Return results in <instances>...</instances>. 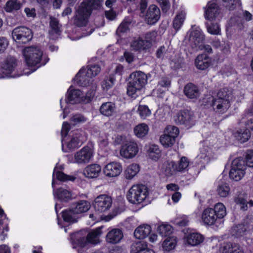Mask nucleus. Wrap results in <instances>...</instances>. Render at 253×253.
<instances>
[{"label": "nucleus", "mask_w": 253, "mask_h": 253, "mask_svg": "<svg viewBox=\"0 0 253 253\" xmlns=\"http://www.w3.org/2000/svg\"><path fill=\"white\" fill-rule=\"evenodd\" d=\"M232 89L223 88L219 90L216 98L212 100V106L213 110L219 113H224L229 108L231 102L234 99Z\"/></svg>", "instance_id": "20e7f679"}, {"label": "nucleus", "mask_w": 253, "mask_h": 253, "mask_svg": "<svg viewBox=\"0 0 253 253\" xmlns=\"http://www.w3.org/2000/svg\"><path fill=\"white\" fill-rule=\"evenodd\" d=\"M172 227L169 224H162L157 228V231L162 236L169 237L172 232Z\"/></svg>", "instance_id": "09e8293b"}, {"label": "nucleus", "mask_w": 253, "mask_h": 253, "mask_svg": "<svg viewBox=\"0 0 253 253\" xmlns=\"http://www.w3.org/2000/svg\"><path fill=\"white\" fill-rule=\"evenodd\" d=\"M204 17L209 22L220 21L222 18L221 13L217 2V0H211L204 7Z\"/></svg>", "instance_id": "f8f14e48"}, {"label": "nucleus", "mask_w": 253, "mask_h": 253, "mask_svg": "<svg viewBox=\"0 0 253 253\" xmlns=\"http://www.w3.org/2000/svg\"><path fill=\"white\" fill-rule=\"evenodd\" d=\"M101 167L97 164H92L86 166L84 171V175L88 178L98 177L101 172Z\"/></svg>", "instance_id": "4be33fe9"}, {"label": "nucleus", "mask_w": 253, "mask_h": 253, "mask_svg": "<svg viewBox=\"0 0 253 253\" xmlns=\"http://www.w3.org/2000/svg\"><path fill=\"white\" fill-rule=\"evenodd\" d=\"M116 106L115 104L111 102L103 103L100 107V112L105 116H112L115 112Z\"/></svg>", "instance_id": "e433bc0d"}, {"label": "nucleus", "mask_w": 253, "mask_h": 253, "mask_svg": "<svg viewBox=\"0 0 253 253\" xmlns=\"http://www.w3.org/2000/svg\"><path fill=\"white\" fill-rule=\"evenodd\" d=\"M209 22L207 21L205 22V25L209 33L211 35H221V29L218 21Z\"/></svg>", "instance_id": "ea45409f"}, {"label": "nucleus", "mask_w": 253, "mask_h": 253, "mask_svg": "<svg viewBox=\"0 0 253 253\" xmlns=\"http://www.w3.org/2000/svg\"><path fill=\"white\" fill-rule=\"evenodd\" d=\"M226 215L225 206L221 203H218L213 208L208 207L202 211L201 221L205 226L220 228L223 225V218Z\"/></svg>", "instance_id": "f257e3e1"}, {"label": "nucleus", "mask_w": 253, "mask_h": 253, "mask_svg": "<svg viewBox=\"0 0 253 253\" xmlns=\"http://www.w3.org/2000/svg\"><path fill=\"white\" fill-rule=\"evenodd\" d=\"M86 140L84 132L77 131L67 137L62 138V150L68 152L81 146Z\"/></svg>", "instance_id": "9d476101"}, {"label": "nucleus", "mask_w": 253, "mask_h": 253, "mask_svg": "<svg viewBox=\"0 0 253 253\" xmlns=\"http://www.w3.org/2000/svg\"><path fill=\"white\" fill-rule=\"evenodd\" d=\"M217 192L220 197H226L229 194L230 188L225 183L220 184L217 188Z\"/></svg>", "instance_id": "864d4df0"}, {"label": "nucleus", "mask_w": 253, "mask_h": 253, "mask_svg": "<svg viewBox=\"0 0 253 253\" xmlns=\"http://www.w3.org/2000/svg\"><path fill=\"white\" fill-rule=\"evenodd\" d=\"M100 71V67L98 64H89L87 69L82 68L77 74L76 78L79 82L84 79L88 80L89 78L97 76Z\"/></svg>", "instance_id": "f3484780"}, {"label": "nucleus", "mask_w": 253, "mask_h": 253, "mask_svg": "<svg viewBox=\"0 0 253 253\" xmlns=\"http://www.w3.org/2000/svg\"><path fill=\"white\" fill-rule=\"evenodd\" d=\"M124 237L122 230L119 228L111 229L106 235L105 240L107 243L117 244L119 243Z\"/></svg>", "instance_id": "6ab92c4d"}, {"label": "nucleus", "mask_w": 253, "mask_h": 253, "mask_svg": "<svg viewBox=\"0 0 253 253\" xmlns=\"http://www.w3.org/2000/svg\"><path fill=\"white\" fill-rule=\"evenodd\" d=\"M219 253H243L242 248L237 244L224 242L220 245Z\"/></svg>", "instance_id": "412c9836"}, {"label": "nucleus", "mask_w": 253, "mask_h": 253, "mask_svg": "<svg viewBox=\"0 0 253 253\" xmlns=\"http://www.w3.org/2000/svg\"><path fill=\"white\" fill-rule=\"evenodd\" d=\"M63 169V167L62 165H56L55 167L53 173V179L52 182V186L53 188L54 185V178L56 176V178L60 181H66V180H73L74 178L70 176L64 174L61 170Z\"/></svg>", "instance_id": "7c9ffc66"}, {"label": "nucleus", "mask_w": 253, "mask_h": 253, "mask_svg": "<svg viewBox=\"0 0 253 253\" xmlns=\"http://www.w3.org/2000/svg\"><path fill=\"white\" fill-rule=\"evenodd\" d=\"M13 40L18 44H26L33 38L32 31L24 26L15 28L12 32Z\"/></svg>", "instance_id": "ddd939ff"}, {"label": "nucleus", "mask_w": 253, "mask_h": 253, "mask_svg": "<svg viewBox=\"0 0 253 253\" xmlns=\"http://www.w3.org/2000/svg\"><path fill=\"white\" fill-rule=\"evenodd\" d=\"M138 152V145L135 141L133 140L124 142L120 149V156L122 158L127 160L134 158Z\"/></svg>", "instance_id": "4468645a"}, {"label": "nucleus", "mask_w": 253, "mask_h": 253, "mask_svg": "<svg viewBox=\"0 0 253 253\" xmlns=\"http://www.w3.org/2000/svg\"><path fill=\"white\" fill-rule=\"evenodd\" d=\"M8 41L3 37L0 38V54L4 52L8 45Z\"/></svg>", "instance_id": "774afa93"}, {"label": "nucleus", "mask_w": 253, "mask_h": 253, "mask_svg": "<svg viewBox=\"0 0 253 253\" xmlns=\"http://www.w3.org/2000/svg\"><path fill=\"white\" fill-rule=\"evenodd\" d=\"M211 59L206 54L199 55L195 59V64L197 69L204 70L211 64Z\"/></svg>", "instance_id": "393cba45"}, {"label": "nucleus", "mask_w": 253, "mask_h": 253, "mask_svg": "<svg viewBox=\"0 0 253 253\" xmlns=\"http://www.w3.org/2000/svg\"><path fill=\"white\" fill-rule=\"evenodd\" d=\"M149 191L147 187L143 184L133 185L126 193V199L132 204H139L148 197Z\"/></svg>", "instance_id": "1a4fd4ad"}, {"label": "nucleus", "mask_w": 253, "mask_h": 253, "mask_svg": "<svg viewBox=\"0 0 253 253\" xmlns=\"http://www.w3.org/2000/svg\"><path fill=\"white\" fill-rule=\"evenodd\" d=\"M102 227H98L89 232L86 237L85 233L79 232L74 235L73 245L74 248L84 247L87 243L96 245L100 242L99 238L102 234Z\"/></svg>", "instance_id": "423d86ee"}, {"label": "nucleus", "mask_w": 253, "mask_h": 253, "mask_svg": "<svg viewBox=\"0 0 253 253\" xmlns=\"http://www.w3.org/2000/svg\"><path fill=\"white\" fill-rule=\"evenodd\" d=\"M149 43H146L145 41L141 37L134 39L130 43L132 50L139 52L147 53L150 51L148 47Z\"/></svg>", "instance_id": "aec40b11"}, {"label": "nucleus", "mask_w": 253, "mask_h": 253, "mask_svg": "<svg viewBox=\"0 0 253 253\" xmlns=\"http://www.w3.org/2000/svg\"><path fill=\"white\" fill-rule=\"evenodd\" d=\"M149 157L154 161L158 160L161 156V151L158 146L156 145H151L148 151Z\"/></svg>", "instance_id": "49530a36"}, {"label": "nucleus", "mask_w": 253, "mask_h": 253, "mask_svg": "<svg viewBox=\"0 0 253 253\" xmlns=\"http://www.w3.org/2000/svg\"><path fill=\"white\" fill-rule=\"evenodd\" d=\"M160 141L162 145L165 148L172 147L175 142L174 138L165 133L161 136Z\"/></svg>", "instance_id": "3c124183"}, {"label": "nucleus", "mask_w": 253, "mask_h": 253, "mask_svg": "<svg viewBox=\"0 0 253 253\" xmlns=\"http://www.w3.org/2000/svg\"><path fill=\"white\" fill-rule=\"evenodd\" d=\"M78 214L87 211L90 208V204L87 201L81 200L77 202L73 208Z\"/></svg>", "instance_id": "a19ab883"}, {"label": "nucleus", "mask_w": 253, "mask_h": 253, "mask_svg": "<svg viewBox=\"0 0 253 253\" xmlns=\"http://www.w3.org/2000/svg\"><path fill=\"white\" fill-rule=\"evenodd\" d=\"M160 17V10L155 5H150L146 15L148 24L152 25L156 23Z\"/></svg>", "instance_id": "5701e85b"}, {"label": "nucleus", "mask_w": 253, "mask_h": 253, "mask_svg": "<svg viewBox=\"0 0 253 253\" xmlns=\"http://www.w3.org/2000/svg\"><path fill=\"white\" fill-rule=\"evenodd\" d=\"M161 171L168 177L175 175L178 172L176 163L173 161H169L164 163L162 167Z\"/></svg>", "instance_id": "bb28decb"}, {"label": "nucleus", "mask_w": 253, "mask_h": 253, "mask_svg": "<svg viewBox=\"0 0 253 253\" xmlns=\"http://www.w3.org/2000/svg\"><path fill=\"white\" fill-rule=\"evenodd\" d=\"M137 112L142 119H145L151 114V111L146 105H139Z\"/></svg>", "instance_id": "13d9d810"}, {"label": "nucleus", "mask_w": 253, "mask_h": 253, "mask_svg": "<svg viewBox=\"0 0 253 253\" xmlns=\"http://www.w3.org/2000/svg\"><path fill=\"white\" fill-rule=\"evenodd\" d=\"M95 90L93 87L88 91L85 96L83 95V102L87 103L91 101L95 95Z\"/></svg>", "instance_id": "e2e57ef3"}, {"label": "nucleus", "mask_w": 253, "mask_h": 253, "mask_svg": "<svg viewBox=\"0 0 253 253\" xmlns=\"http://www.w3.org/2000/svg\"><path fill=\"white\" fill-rule=\"evenodd\" d=\"M86 118L84 117L83 115L80 114H77L73 116L71 120V123L73 125H76L78 123L84 122L86 121Z\"/></svg>", "instance_id": "0e129e2a"}, {"label": "nucleus", "mask_w": 253, "mask_h": 253, "mask_svg": "<svg viewBox=\"0 0 253 253\" xmlns=\"http://www.w3.org/2000/svg\"><path fill=\"white\" fill-rule=\"evenodd\" d=\"M94 156L93 149L85 146L74 154L73 163L78 164H85L91 161Z\"/></svg>", "instance_id": "dca6fc26"}, {"label": "nucleus", "mask_w": 253, "mask_h": 253, "mask_svg": "<svg viewBox=\"0 0 253 253\" xmlns=\"http://www.w3.org/2000/svg\"><path fill=\"white\" fill-rule=\"evenodd\" d=\"M186 16V12L185 10L179 11L176 15L173 21V28L178 31L183 25Z\"/></svg>", "instance_id": "4c0bfd02"}, {"label": "nucleus", "mask_w": 253, "mask_h": 253, "mask_svg": "<svg viewBox=\"0 0 253 253\" xmlns=\"http://www.w3.org/2000/svg\"><path fill=\"white\" fill-rule=\"evenodd\" d=\"M21 7V3L18 0H9L6 3L4 9L7 12L19 10Z\"/></svg>", "instance_id": "c03bdc74"}, {"label": "nucleus", "mask_w": 253, "mask_h": 253, "mask_svg": "<svg viewBox=\"0 0 253 253\" xmlns=\"http://www.w3.org/2000/svg\"><path fill=\"white\" fill-rule=\"evenodd\" d=\"M151 227L148 224H143L138 226L134 232V237L138 239H143L150 234Z\"/></svg>", "instance_id": "2f4dec72"}, {"label": "nucleus", "mask_w": 253, "mask_h": 253, "mask_svg": "<svg viewBox=\"0 0 253 253\" xmlns=\"http://www.w3.org/2000/svg\"><path fill=\"white\" fill-rule=\"evenodd\" d=\"M216 150V147L205 142L200 149V153L195 159V163L202 167H205L206 164L214 159Z\"/></svg>", "instance_id": "9b49d317"}, {"label": "nucleus", "mask_w": 253, "mask_h": 253, "mask_svg": "<svg viewBox=\"0 0 253 253\" xmlns=\"http://www.w3.org/2000/svg\"><path fill=\"white\" fill-rule=\"evenodd\" d=\"M246 162L247 166L253 168V150H249L246 153Z\"/></svg>", "instance_id": "69168bd1"}, {"label": "nucleus", "mask_w": 253, "mask_h": 253, "mask_svg": "<svg viewBox=\"0 0 253 253\" xmlns=\"http://www.w3.org/2000/svg\"><path fill=\"white\" fill-rule=\"evenodd\" d=\"M177 238L174 236L167 237L162 244V249L164 252H170L175 249L177 245Z\"/></svg>", "instance_id": "c9c22d12"}, {"label": "nucleus", "mask_w": 253, "mask_h": 253, "mask_svg": "<svg viewBox=\"0 0 253 253\" xmlns=\"http://www.w3.org/2000/svg\"><path fill=\"white\" fill-rule=\"evenodd\" d=\"M185 95L189 98H197L200 95V91L198 87L193 84H188L184 88Z\"/></svg>", "instance_id": "f704fd0d"}, {"label": "nucleus", "mask_w": 253, "mask_h": 253, "mask_svg": "<svg viewBox=\"0 0 253 253\" xmlns=\"http://www.w3.org/2000/svg\"><path fill=\"white\" fill-rule=\"evenodd\" d=\"M122 171V166L119 162H112L106 165L103 169L104 175L108 177L119 176Z\"/></svg>", "instance_id": "a211bd4d"}, {"label": "nucleus", "mask_w": 253, "mask_h": 253, "mask_svg": "<svg viewBox=\"0 0 253 253\" xmlns=\"http://www.w3.org/2000/svg\"><path fill=\"white\" fill-rule=\"evenodd\" d=\"M235 203L239 206L240 209L243 211H247L248 207H253V201H247V196L243 194H239L236 196L234 199Z\"/></svg>", "instance_id": "c85d7f7f"}, {"label": "nucleus", "mask_w": 253, "mask_h": 253, "mask_svg": "<svg viewBox=\"0 0 253 253\" xmlns=\"http://www.w3.org/2000/svg\"><path fill=\"white\" fill-rule=\"evenodd\" d=\"M62 217L64 220L69 223H74L77 221L78 213L75 212L73 208L69 210H65L62 212Z\"/></svg>", "instance_id": "58836bf2"}, {"label": "nucleus", "mask_w": 253, "mask_h": 253, "mask_svg": "<svg viewBox=\"0 0 253 253\" xmlns=\"http://www.w3.org/2000/svg\"><path fill=\"white\" fill-rule=\"evenodd\" d=\"M251 132L247 129H240L234 133V137L241 143H244L249 140L251 137Z\"/></svg>", "instance_id": "79ce46f5"}, {"label": "nucleus", "mask_w": 253, "mask_h": 253, "mask_svg": "<svg viewBox=\"0 0 253 253\" xmlns=\"http://www.w3.org/2000/svg\"><path fill=\"white\" fill-rule=\"evenodd\" d=\"M50 26L53 30H54L56 33H57L59 31L61 25L59 24V21L57 19L53 17H50Z\"/></svg>", "instance_id": "680f3d73"}, {"label": "nucleus", "mask_w": 253, "mask_h": 253, "mask_svg": "<svg viewBox=\"0 0 253 253\" xmlns=\"http://www.w3.org/2000/svg\"><path fill=\"white\" fill-rule=\"evenodd\" d=\"M130 24V21L127 19H125L120 25L119 27L117 30V33L120 35L122 33L126 32L129 28V26Z\"/></svg>", "instance_id": "bf43d9fd"}, {"label": "nucleus", "mask_w": 253, "mask_h": 253, "mask_svg": "<svg viewBox=\"0 0 253 253\" xmlns=\"http://www.w3.org/2000/svg\"><path fill=\"white\" fill-rule=\"evenodd\" d=\"M54 197L62 201H68L73 198V194L70 190L60 188L57 190H53Z\"/></svg>", "instance_id": "473e14b6"}, {"label": "nucleus", "mask_w": 253, "mask_h": 253, "mask_svg": "<svg viewBox=\"0 0 253 253\" xmlns=\"http://www.w3.org/2000/svg\"><path fill=\"white\" fill-rule=\"evenodd\" d=\"M149 131L148 125L141 123L137 125L134 128V133L138 138H142L146 135Z\"/></svg>", "instance_id": "37998d69"}, {"label": "nucleus", "mask_w": 253, "mask_h": 253, "mask_svg": "<svg viewBox=\"0 0 253 253\" xmlns=\"http://www.w3.org/2000/svg\"><path fill=\"white\" fill-rule=\"evenodd\" d=\"M190 38L191 40L194 41L196 46H201L200 43H203L204 40V35L199 27H192Z\"/></svg>", "instance_id": "a878e982"}, {"label": "nucleus", "mask_w": 253, "mask_h": 253, "mask_svg": "<svg viewBox=\"0 0 253 253\" xmlns=\"http://www.w3.org/2000/svg\"><path fill=\"white\" fill-rule=\"evenodd\" d=\"M67 102L70 104L83 102V93L79 89L70 87L68 90Z\"/></svg>", "instance_id": "cd10ccee"}, {"label": "nucleus", "mask_w": 253, "mask_h": 253, "mask_svg": "<svg viewBox=\"0 0 253 253\" xmlns=\"http://www.w3.org/2000/svg\"><path fill=\"white\" fill-rule=\"evenodd\" d=\"M246 169V166L243 160L234 159L232 162L229 172L230 178L236 181L240 180L245 175Z\"/></svg>", "instance_id": "2eb2a0df"}, {"label": "nucleus", "mask_w": 253, "mask_h": 253, "mask_svg": "<svg viewBox=\"0 0 253 253\" xmlns=\"http://www.w3.org/2000/svg\"><path fill=\"white\" fill-rule=\"evenodd\" d=\"M189 222V218L185 215H179L174 220V224L179 226H186Z\"/></svg>", "instance_id": "6e6d98bb"}, {"label": "nucleus", "mask_w": 253, "mask_h": 253, "mask_svg": "<svg viewBox=\"0 0 253 253\" xmlns=\"http://www.w3.org/2000/svg\"><path fill=\"white\" fill-rule=\"evenodd\" d=\"M189 166V161L185 157H182L178 164L176 163V167L178 172H182L186 169Z\"/></svg>", "instance_id": "4d7b16f0"}, {"label": "nucleus", "mask_w": 253, "mask_h": 253, "mask_svg": "<svg viewBox=\"0 0 253 253\" xmlns=\"http://www.w3.org/2000/svg\"><path fill=\"white\" fill-rule=\"evenodd\" d=\"M224 5L229 9L234 8L237 5H239V0H223Z\"/></svg>", "instance_id": "338daca9"}, {"label": "nucleus", "mask_w": 253, "mask_h": 253, "mask_svg": "<svg viewBox=\"0 0 253 253\" xmlns=\"http://www.w3.org/2000/svg\"><path fill=\"white\" fill-rule=\"evenodd\" d=\"M249 226L247 224L245 225L244 224H240L238 225L234 226L231 229V233L233 235L239 237L243 235L244 233L246 232Z\"/></svg>", "instance_id": "de8ad7c7"}, {"label": "nucleus", "mask_w": 253, "mask_h": 253, "mask_svg": "<svg viewBox=\"0 0 253 253\" xmlns=\"http://www.w3.org/2000/svg\"><path fill=\"white\" fill-rule=\"evenodd\" d=\"M164 133L175 140V138L179 134V130L176 126H169L166 128Z\"/></svg>", "instance_id": "5fc2aeb1"}, {"label": "nucleus", "mask_w": 253, "mask_h": 253, "mask_svg": "<svg viewBox=\"0 0 253 253\" xmlns=\"http://www.w3.org/2000/svg\"><path fill=\"white\" fill-rule=\"evenodd\" d=\"M132 249L135 253H144L146 251H152L148 249L146 243L144 241H137L133 244Z\"/></svg>", "instance_id": "a18cd8bd"}, {"label": "nucleus", "mask_w": 253, "mask_h": 253, "mask_svg": "<svg viewBox=\"0 0 253 253\" xmlns=\"http://www.w3.org/2000/svg\"><path fill=\"white\" fill-rule=\"evenodd\" d=\"M115 81V79L113 77H109V79L104 80L102 84L103 90L107 91L112 87L114 84Z\"/></svg>", "instance_id": "052dcab7"}, {"label": "nucleus", "mask_w": 253, "mask_h": 253, "mask_svg": "<svg viewBox=\"0 0 253 253\" xmlns=\"http://www.w3.org/2000/svg\"><path fill=\"white\" fill-rule=\"evenodd\" d=\"M130 81L127 85V93L129 96L135 98L140 94L142 89L146 84L147 76L141 71H136L130 74Z\"/></svg>", "instance_id": "39448f33"}, {"label": "nucleus", "mask_w": 253, "mask_h": 253, "mask_svg": "<svg viewBox=\"0 0 253 253\" xmlns=\"http://www.w3.org/2000/svg\"><path fill=\"white\" fill-rule=\"evenodd\" d=\"M22 54L24 62L29 67L38 68L45 63H42L41 61L43 56V51L39 46H30L24 48L22 50Z\"/></svg>", "instance_id": "0eeeda50"}, {"label": "nucleus", "mask_w": 253, "mask_h": 253, "mask_svg": "<svg viewBox=\"0 0 253 253\" xmlns=\"http://www.w3.org/2000/svg\"><path fill=\"white\" fill-rule=\"evenodd\" d=\"M191 119L189 112L186 110L178 111L173 116V120L177 124H186L189 122Z\"/></svg>", "instance_id": "c756f323"}, {"label": "nucleus", "mask_w": 253, "mask_h": 253, "mask_svg": "<svg viewBox=\"0 0 253 253\" xmlns=\"http://www.w3.org/2000/svg\"><path fill=\"white\" fill-rule=\"evenodd\" d=\"M204 241L203 236L197 232L188 233L184 237V243L190 246H196L201 244Z\"/></svg>", "instance_id": "b1692460"}, {"label": "nucleus", "mask_w": 253, "mask_h": 253, "mask_svg": "<svg viewBox=\"0 0 253 253\" xmlns=\"http://www.w3.org/2000/svg\"><path fill=\"white\" fill-rule=\"evenodd\" d=\"M157 33L153 31L147 33L144 35V41L146 43H149L148 47L151 49L153 44L156 42Z\"/></svg>", "instance_id": "8fccbe9b"}, {"label": "nucleus", "mask_w": 253, "mask_h": 253, "mask_svg": "<svg viewBox=\"0 0 253 253\" xmlns=\"http://www.w3.org/2000/svg\"><path fill=\"white\" fill-rule=\"evenodd\" d=\"M98 145L99 148L104 151L107 152L109 145V141L107 135L105 133H102L98 138Z\"/></svg>", "instance_id": "603ef678"}, {"label": "nucleus", "mask_w": 253, "mask_h": 253, "mask_svg": "<svg viewBox=\"0 0 253 253\" xmlns=\"http://www.w3.org/2000/svg\"><path fill=\"white\" fill-rule=\"evenodd\" d=\"M17 63L16 59L13 57H8L0 63V78H16L23 75H29V73H20L17 71Z\"/></svg>", "instance_id": "6e6552de"}, {"label": "nucleus", "mask_w": 253, "mask_h": 253, "mask_svg": "<svg viewBox=\"0 0 253 253\" xmlns=\"http://www.w3.org/2000/svg\"><path fill=\"white\" fill-rule=\"evenodd\" d=\"M103 0H84L77 9L75 17V24L78 26H83L87 22L91 10L100 7Z\"/></svg>", "instance_id": "7ed1b4c3"}, {"label": "nucleus", "mask_w": 253, "mask_h": 253, "mask_svg": "<svg viewBox=\"0 0 253 253\" xmlns=\"http://www.w3.org/2000/svg\"><path fill=\"white\" fill-rule=\"evenodd\" d=\"M112 205V199L110 196L106 194H100L94 200L93 206L95 210L94 213L89 214V218L94 222H97L100 219L105 221L111 220L115 215L109 214L107 215H100L110 210Z\"/></svg>", "instance_id": "f03ea898"}, {"label": "nucleus", "mask_w": 253, "mask_h": 253, "mask_svg": "<svg viewBox=\"0 0 253 253\" xmlns=\"http://www.w3.org/2000/svg\"><path fill=\"white\" fill-rule=\"evenodd\" d=\"M139 166L137 164L128 165L125 170L124 176L127 180L132 179L139 172Z\"/></svg>", "instance_id": "72a5a7b5"}]
</instances>
